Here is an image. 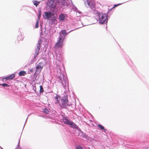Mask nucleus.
<instances>
[{
    "label": "nucleus",
    "mask_w": 149,
    "mask_h": 149,
    "mask_svg": "<svg viewBox=\"0 0 149 149\" xmlns=\"http://www.w3.org/2000/svg\"><path fill=\"white\" fill-rule=\"evenodd\" d=\"M65 17V15L63 14H62L59 16V18L60 20H64Z\"/></svg>",
    "instance_id": "obj_12"
},
{
    "label": "nucleus",
    "mask_w": 149,
    "mask_h": 149,
    "mask_svg": "<svg viewBox=\"0 0 149 149\" xmlns=\"http://www.w3.org/2000/svg\"><path fill=\"white\" fill-rule=\"evenodd\" d=\"M15 76V74H13L7 77L2 78V80L3 81L5 79H6V80H11L14 78Z\"/></svg>",
    "instance_id": "obj_6"
},
{
    "label": "nucleus",
    "mask_w": 149,
    "mask_h": 149,
    "mask_svg": "<svg viewBox=\"0 0 149 149\" xmlns=\"http://www.w3.org/2000/svg\"><path fill=\"white\" fill-rule=\"evenodd\" d=\"M41 41H38L37 44V47H39L40 48V44H41Z\"/></svg>",
    "instance_id": "obj_24"
},
{
    "label": "nucleus",
    "mask_w": 149,
    "mask_h": 149,
    "mask_svg": "<svg viewBox=\"0 0 149 149\" xmlns=\"http://www.w3.org/2000/svg\"><path fill=\"white\" fill-rule=\"evenodd\" d=\"M55 0H49L48 2L49 6L51 7H55L56 3L54 2Z\"/></svg>",
    "instance_id": "obj_7"
},
{
    "label": "nucleus",
    "mask_w": 149,
    "mask_h": 149,
    "mask_svg": "<svg viewBox=\"0 0 149 149\" xmlns=\"http://www.w3.org/2000/svg\"><path fill=\"white\" fill-rule=\"evenodd\" d=\"M98 127L102 130H104V131L105 130L104 129V127L101 125H98Z\"/></svg>",
    "instance_id": "obj_18"
},
{
    "label": "nucleus",
    "mask_w": 149,
    "mask_h": 149,
    "mask_svg": "<svg viewBox=\"0 0 149 149\" xmlns=\"http://www.w3.org/2000/svg\"><path fill=\"white\" fill-rule=\"evenodd\" d=\"M40 48H39V47H37L36 49L35 52L38 53V54H39V52Z\"/></svg>",
    "instance_id": "obj_26"
},
{
    "label": "nucleus",
    "mask_w": 149,
    "mask_h": 149,
    "mask_svg": "<svg viewBox=\"0 0 149 149\" xmlns=\"http://www.w3.org/2000/svg\"><path fill=\"white\" fill-rule=\"evenodd\" d=\"M63 75L61 74L60 76H58L57 78L58 79V81L59 82L61 83L63 86L64 87L66 86V83L67 81L65 79L63 80Z\"/></svg>",
    "instance_id": "obj_5"
},
{
    "label": "nucleus",
    "mask_w": 149,
    "mask_h": 149,
    "mask_svg": "<svg viewBox=\"0 0 149 149\" xmlns=\"http://www.w3.org/2000/svg\"><path fill=\"white\" fill-rule=\"evenodd\" d=\"M60 96L58 95H56L55 97H54V99L55 100V103L56 104L59 103V101L58 100V98L60 97Z\"/></svg>",
    "instance_id": "obj_11"
},
{
    "label": "nucleus",
    "mask_w": 149,
    "mask_h": 149,
    "mask_svg": "<svg viewBox=\"0 0 149 149\" xmlns=\"http://www.w3.org/2000/svg\"><path fill=\"white\" fill-rule=\"evenodd\" d=\"M30 71L31 72H33V69H31V70H30Z\"/></svg>",
    "instance_id": "obj_30"
},
{
    "label": "nucleus",
    "mask_w": 149,
    "mask_h": 149,
    "mask_svg": "<svg viewBox=\"0 0 149 149\" xmlns=\"http://www.w3.org/2000/svg\"><path fill=\"white\" fill-rule=\"evenodd\" d=\"M43 111L46 114L48 113L49 112V111H48V109H45Z\"/></svg>",
    "instance_id": "obj_23"
},
{
    "label": "nucleus",
    "mask_w": 149,
    "mask_h": 149,
    "mask_svg": "<svg viewBox=\"0 0 149 149\" xmlns=\"http://www.w3.org/2000/svg\"><path fill=\"white\" fill-rule=\"evenodd\" d=\"M38 53H36L35 52V54H34L35 57H36L38 55Z\"/></svg>",
    "instance_id": "obj_29"
},
{
    "label": "nucleus",
    "mask_w": 149,
    "mask_h": 149,
    "mask_svg": "<svg viewBox=\"0 0 149 149\" xmlns=\"http://www.w3.org/2000/svg\"><path fill=\"white\" fill-rule=\"evenodd\" d=\"M26 74V72L23 71L19 72V75L20 76H24Z\"/></svg>",
    "instance_id": "obj_13"
},
{
    "label": "nucleus",
    "mask_w": 149,
    "mask_h": 149,
    "mask_svg": "<svg viewBox=\"0 0 149 149\" xmlns=\"http://www.w3.org/2000/svg\"><path fill=\"white\" fill-rule=\"evenodd\" d=\"M33 4L34 5L36 6V7L40 3L39 2H38L37 1H34L33 2Z\"/></svg>",
    "instance_id": "obj_17"
},
{
    "label": "nucleus",
    "mask_w": 149,
    "mask_h": 149,
    "mask_svg": "<svg viewBox=\"0 0 149 149\" xmlns=\"http://www.w3.org/2000/svg\"><path fill=\"white\" fill-rule=\"evenodd\" d=\"M51 16V13L50 12H45V14L43 15V17L45 19H49Z\"/></svg>",
    "instance_id": "obj_9"
},
{
    "label": "nucleus",
    "mask_w": 149,
    "mask_h": 149,
    "mask_svg": "<svg viewBox=\"0 0 149 149\" xmlns=\"http://www.w3.org/2000/svg\"><path fill=\"white\" fill-rule=\"evenodd\" d=\"M63 121L65 124H67L69 125L72 122V121H70L69 120L66 118H64Z\"/></svg>",
    "instance_id": "obj_10"
},
{
    "label": "nucleus",
    "mask_w": 149,
    "mask_h": 149,
    "mask_svg": "<svg viewBox=\"0 0 149 149\" xmlns=\"http://www.w3.org/2000/svg\"><path fill=\"white\" fill-rule=\"evenodd\" d=\"M41 10H39L38 11L39 15L38 16V20H40V17H41Z\"/></svg>",
    "instance_id": "obj_22"
},
{
    "label": "nucleus",
    "mask_w": 149,
    "mask_h": 149,
    "mask_svg": "<svg viewBox=\"0 0 149 149\" xmlns=\"http://www.w3.org/2000/svg\"><path fill=\"white\" fill-rule=\"evenodd\" d=\"M40 48H39V47H37L36 49L35 52L38 53V54H39V52Z\"/></svg>",
    "instance_id": "obj_25"
},
{
    "label": "nucleus",
    "mask_w": 149,
    "mask_h": 149,
    "mask_svg": "<svg viewBox=\"0 0 149 149\" xmlns=\"http://www.w3.org/2000/svg\"><path fill=\"white\" fill-rule=\"evenodd\" d=\"M59 34L58 39L54 46V47L55 48H62L63 45V39L62 38V36L61 35L60 33Z\"/></svg>",
    "instance_id": "obj_3"
},
{
    "label": "nucleus",
    "mask_w": 149,
    "mask_h": 149,
    "mask_svg": "<svg viewBox=\"0 0 149 149\" xmlns=\"http://www.w3.org/2000/svg\"><path fill=\"white\" fill-rule=\"evenodd\" d=\"M41 63H39V64L37 65V66H36V72H38L40 73L41 72L43 67V66H41Z\"/></svg>",
    "instance_id": "obj_8"
},
{
    "label": "nucleus",
    "mask_w": 149,
    "mask_h": 149,
    "mask_svg": "<svg viewBox=\"0 0 149 149\" xmlns=\"http://www.w3.org/2000/svg\"><path fill=\"white\" fill-rule=\"evenodd\" d=\"M68 97L67 95L64 96L61 99V103H59V106L62 109H66L67 105H70L68 104Z\"/></svg>",
    "instance_id": "obj_1"
},
{
    "label": "nucleus",
    "mask_w": 149,
    "mask_h": 149,
    "mask_svg": "<svg viewBox=\"0 0 149 149\" xmlns=\"http://www.w3.org/2000/svg\"><path fill=\"white\" fill-rule=\"evenodd\" d=\"M39 20L38 19L36 23L35 26V27L36 28H37L38 27V24Z\"/></svg>",
    "instance_id": "obj_20"
},
{
    "label": "nucleus",
    "mask_w": 149,
    "mask_h": 149,
    "mask_svg": "<svg viewBox=\"0 0 149 149\" xmlns=\"http://www.w3.org/2000/svg\"><path fill=\"white\" fill-rule=\"evenodd\" d=\"M61 33L64 36H65L67 35V32L65 30H62L61 31Z\"/></svg>",
    "instance_id": "obj_16"
},
{
    "label": "nucleus",
    "mask_w": 149,
    "mask_h": 149,
    "mask_svg": "<svg viewBox=\"0 0 149 149\" xmlns=\"http://www.w3.org/2000/svg\"><path fill=\"white\" fill-rule=\"evenodd\" d=\"M70 125H71V127L73 128H76L77 127V126L72 122Z\"/></svg>",
    "instance_id": "obj_15"
},
{
    "label": "nucleus",
    "mask_w": 149,
    "mask_h": 149,
    "mask_svg": "<svg viewBox=\"0 0 149 149\" xmlns=\"http://www.w3.org/2000/svg\"><path fill=\"white\" fill-rule=\"evenodd\" d=\"M99 22L103 24L107 23V15L106 14L100 13L98 14Z\"/></svg>",
    "instance_id": "obj_2"
},
{
    "label": "nucleus",
    "mask_w": 149,
    "mask_h": 149,
    "mask_svg": "<svg viewBox=\"0 0 149 149\" xmlns=\"http://www.w3.org/2000/svg\"><path fill=\"white\" fill-rule=\"evenodd\" d=\"M0 85L4 87L9 86V85H8V84H6V83H3V84H0Z\"/></svg>",
    "instance_id": "obj_21"
},
{
    "label": "nucleus",
    "mask_w": 149,
    "mask_h": 149,
    "mask_svg": "<svg viewBox=\"0 0 149 149\" xmlns=\"http://www.w3.org/2000/svg\"><path fill=\"white\" fill-rule=\"evenodd\" d=\"M85 5L87 7L89 6L91 8L94 7L95 6V3L93 1H88L85 2Z\"/></svg>",
    "instance_id": "obj_4"
},
{
    "label": "nucleus",
    "mask_w": 149,
    "mask_h": 149,
    "mask_svg": "<svg viewBox=\"0 0 149 149\" xmlns=\"http://www.w3.org/2000/svg\"><path fill=\"white\" fill-rule=\"evenodd\" d=\"M40 93H42L44 92L43 89L42 87V85H40Z\"/></svg>",
    "instance_id": "obj_19"
},
{
    "label": "nucleus",
    "mask_w": 149,
    "mask_h": 149,
    "mask_svg": "<svg viewBox=\"0 0 149 149\" xmlns=\"http://www.w3.org/2000/svg\"><path fill=\"white\" fill-rule=\"evenodd\" d=\"M56 18L55 16H54L51 19V24H54L55 22V21L56 20Z\"/></svg>",
    "instance_id": "obj_14"
},
{
    "label": "nucleus",
    "mask_w": 149,
    "mask_h": 149,
    "mask_svg": "<svg viewBox=\"0 0 149 149\" xmlns=\"http://www.w3.org/2000/svg\"><path fill=\"white\" fill-rule=\"evenodd\" d=\"M121 4H116V5H114V6H113V7L112 8V9H113V8H115V7H116V6H119V5H120Z\"/></svg>",
    "instance_id": "obj_28"
},
{
    "label": "nucleus",
    "mask_w": 149,
    "mask_h": 149,
    "mask_svg": "<svg viewBox=\"0 0 149 149\" xmlns=\"http://www.w3.org/2000/svg\"><path fill=\"white\" fill-rule=\"evenodd\" d=\"M76 149H83L80 146H77V147L76 148Z\"/></svg>",
    "instance_id": "obj_27"
}]
</instances>
